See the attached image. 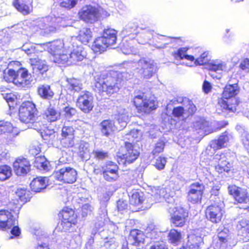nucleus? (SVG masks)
<instances>
[{"mask_svg": "<svg viewBox=\"0 0 249 249\" xmlns=\"http://www.w3.org/2000/svg\"><path fill=\"white\" fill-rule=\"evenodd\" d=\"M122 73L111 71L95 78V90L99 92L111 95L119 91L123 83Z\"/></svg>", "mask_w": 249, "mask_h": 249, "instance_id": "1", "label": "nucleus"}, {"mask_svg": "<svg viewBox=\"0 0 249 249\" xmlns=\"http://www.w3.org/2000/svg\"><path fill=\"white\" fill-rule=\"evenodd\" d=\"M66 53L54 57V61L58 65H71L82 61L86 56V52L81 45H75L74 39L71 38L68 43Z\"/></svg>", "mask_w": 249, "mask_h": 249, "instance_id": "2", "label": "nucleus"}, {"mask_svg": "<svg viewBox=\"0 0 249 249\" xmlns=\"http://www.w3.org/2000/svg\"><path fill=\"white\" fill-rule=\"evenodd\" d=\"M238 92L237 85H227L223 92V98L218 100L217 107L222 111L234 112L236 110L237 100L234 98Z\"/></svg>", "mask_w": 249, "mask_h": 249, "instance_id": "3", "label": "nucleus"}, {"mask_svg": "<svg viewBox=\"0 0 249 249\" xmlns=\"http://www.w3.org/2000/svg\"><path fill=\"white\" fill-rule=\"evenodd\" d=\"M116 40L117 31L113 29H106L103 36L98 37L94 41L91 49L94 53H101L106 51L108 47L115 44Z\"/></svg>", "mask_w": 249, "mask_h": 249, "instance_id": "4", "label": "nucleus"}, {"mask_svg": "<svg viewBox=\"0 0 249 249\" xmlns=\"http://www.w3.org/2000/svg\"><path fill=\"white\" fill-rule=\"evenodd\" d=\"M170 103L174 105L177 104L181 105V106L174 107L173 109V114L176 117H180L184 114L192 115L196 110L193 102L187 97L178 96L171 100Z\"/></svg>", "mask_w": 249, "mask_h": 249, "instance_id": "5", "label": "nucleus"}, {"mask_svg": "<svg viewBox=\"0 0 249 249\" xmlns=\"http://www.w3.org/2000/svg\"><path fill=\"white\" fill-rule=\"evenodd\" d=\"M80 18L86 22L92 23L99 20L101 18L109 16L102 9H97L91 5L84 6L79 12Z\"/></svg>", "mask_w": 249, "mask_h": 249, "instance_id": "6", "label": "nucleus"}, {"mask_svg": "<svg viewBox=\"0 0 249 249\" xmlns=\"http://www.w3.org/2000/svg\"><path fill=\"white\" fill-rule=\"evenodd\" d=\"M133 103L138 111L142 113H149L157 106L154 100L148 98L143 92L134 96Z\"/></svg>", "mask_w": 249, "mask_h": 249, "instance_id": "7", "label": "nucleus"}, {"mask_svg": "<svg viewBox=\"0 0 249 249\" xmlns=\"http://www.w3.org/2000/svg\"><path fill=\"white\" fill-rule=\"evenodd\" d=\"M37 115V109L35 105L32 102H23L19 109V117L21 122L25 124L35 120Z\"/></svg>", "mask_w": 249, "mask_h": 249, "instance_id": "8", "label": "nucleus"}, {"mask_svg": "<svg viewBox=\"0 0 249 249\" xmlns=\"http://www.w3.org/2000/svg\"><path fill=\"white\" fill-rule=\"evenodd\" d=\"M224 213L223 202H215L209 206L206 210L207 218L213 223H219Z\"/></svg>", "mask_w": 249, "mask_h": 249, "instance_id": "9", "label": "nucleus"}, {"mask_svg": "<svg viewBox=\"0 0 249 249\" xmlns=\"http://www.w3.org/2000/svg\"><path fill=\"white\" fill-rule=\"evenodd\" d=\"M169 212L174 213L171 217V221L175 227H183L188 217V212L187 210L181 207L169 206Z\"/></svg>", "mask_w": 249, "mask_h": 249, "instance_id": "10", "label": "nucleus"}, {"mask_svg": "<svg viewBox=\"0 0 249 249\" xmlns=\"http://www.w3.org/2000/svg\"><path fill=\"white\" fill-rule=\"evenodd\" d=\"M137 69L142 77L149 79L156 72V66L154 61L143 58L138 62Z\"/></svg>", "mask_w": 249, "mask_h": 249, "instance_id": "11", "label": "nucleus"}, {"mask_svg": "<svg viewBox=\"0 0 249 249\" xmlns=\"http://www.w3.org/2000/svg\"><path fill=\"white\" fill-rule=\"evenodd\" d=\"M68 42L64 43L61 40H57L56 41L49 42L43 45L44 49H46L49 53L52 54V56L51 59L54 63H56L54 60V57L56 56L61 55L63 53H66L68 45Z\"/></svg>", "mask_w": 249, "mask_h": 249, "instance_id": "12", "label": "nucleus"}, {"mask_svg": "<svg viewBox=\"0 0 249 249\" xmlns=\"http://www.w3.org/2000/svg\"><path fill=\"white\" fill-rule=\"evenodd\" d=\"M77 106L85 113H89L93 107V96L89 91L80 93L77 101Z\"/></svg>", "mask_w": 249, "mask_h": 249, "instance_id": "13", "label": "nucleus"}, {"mask_svg": "<svg viewBox=\"0 0 249 249\" xmlns=\"http://www.w3.org/2000/svg\"><path fill=\"white\" fill-rule=\"evenodd\" d=\"M77 171L70 167H63L56 171L54 176L58 180L68 183H73L77 178Z\"/></svg>", "mask_w": 249, "mask_h": 249, "instance_id": "14", "label": "nucleus"}, {"mask_svg": "<svg viewBox=\"0 0 249 249\" xmlns=\"http://www.w3.org/2000/svg\"><path fill=\"white\" fill-rule=\"evenodd\" d=\"M205 186L202 183L196 182L192 184L188 192V200L193 203H201Z\"/></svg>", "mask_w": 249, "mask_h": 249, "instance_id": "15", "label": "nucleus"}, {"mask_svg": "<svg viewBox=\"0 0 249 249\" xmlns=\"http://www.w3.org/2000/svg\"><path fill=\"white\" fill-rule=\"evenodd\" d=\"M17 223V219L12 212L5 209L0 210V230L9 229Z\"/></svg>", "mask_w": 249, "mask_h": 249, "instance_id": "16", "label": "nucleus"}, {"mask_svg": "<svg viewBox=\"0 0 249 249\" xmlns=\"http://www.w3.org/2000/svg\"><path fill=\"white\" fill-rule=\"evenodd\" d=\"M34 83V78L28 70L20 68L17 71L16 85L19 87H29Z\"/></svg>", "mask_w": 249, "mask_h": 249, "instance_id": "17", "label": "nucleus"}, {"mask_svg": "<svg viewBox=\"0 0 249 249\" xmlns=\"http://www.w3.org/2000/svg\"><path fill=\"white\" fill-rule=\"evenodd\" d=\"M34 83V78L28 70L20 68L17 71L16 85L19 87H29Z\"/></svg>", "mask_w": 249, "mask_h": 249, "instance_id": "18", "label": "nucleus"}, {"mask_svg": "<svg viewBox=\"0 0 249 249\" xmlns=\"http://www.w3.org/2000/svg\"><path fill=\"white\" fill-rule=\"evenodd\" d=\"M228 192L238 203L247 204L249 202V195L246 190L235 185H230L228 187Z\"/></svg>", "mask_w": 249, "mask_h": 249, "instance_id": "19", "label": "nucleus"}, {"mask_svg": "<svg viewBox=\"0 0 249 249\" xmlns=\"http://www.w3.org/2000/svg\"><path fill=\"white\" fill-rule=\"evenodd\" d=\"M125 148L126 150L120 158L122 163L126 165L133 162L139 157V152L129 142H125Z\"/></svg>", "mask_w": 249, "mask_h": 249, "instance_id": "20", "label": "nucleus"}, {"mask_svg": "<svg viewBox=\"0 0 249 249\" xmlns=\"http://www.w3.org/2000/svg\"><path fill=\"white\" fill-rule=\"evenodd\" d=\"M14 170L18 176L27 174L31 169L29 161L25 158L18 159L13 163Z\"/></svg>", "mask_w": 249, "mask_h": 249, "instance_id": "21", "label": "nucleus"}, {"mask_svg": "<svg viewBox=\"0 0 249 249\" xmlns=\"http://www.w3.org/2000/svg\"><path fill=\"white\" fill-rule=\"evenodd\" d=\"M144 238L145 235L141 231L134 229L130 231L128 241L132 245L140 247L143 244Z\"/></svg>", "mask_w": 249, "mask_h": 249, "instance_id": "22", "label": "nucleus"}, {"mask_svg": "<svg viewBox=\"0 0 249 249\" xmlns=\"http://www.w3.org/2000/svg\"><path fill=\"white\" fill-rule=\"evenodd\" d=\"M231 136L225 132L220 136L217 140L213 141L210 143V147L214 150L226 147L229 142Z\"/></svg>", "mask_w": 249, "mask_h": 249, "instance_id": "23", "label": "nucleus"}, {"mask_svg": "<svg viewBox=\"0 0 249 249\" xmlns=\"http://www.w3.org/2000/svg\"><path fill=\"white\" fill-rule=\"evenodd\" d=\"M32 2L31 0H15L13 5L21 14L27 15L32 11Z\"/></svg>", "mask_w": 249, "mask_h": 249, "instance_id": "24", "label": "nucleus"}, {"mask_svg": "<svg viewBox=\"0 0 249 249\" xmlns=\"http://www.w3.org/2000/svg\"><path fill=\"white\" fill-rule=\"evenodd\" d=\"M214 159L219 160L217 165L215 166V170L217 172L222 173L224 172H228L230 170L231 164L226 160L224 155H216Z\"/></svg>", "mask_w": 249, "mask_h": 249, "instance_id": "25", "label": "nucleus"}, {"mask_svg": "<svg viewBox=\"0 0 249 249\" xmlns=\"http://www.w3.org/2000/svg\"><path fill=\"white\" fill-rule=\"evenodd\" d=\"M83 124V122L82 121L78 120L72 126H64L62 129V137H74V135L76 134L77 131L80 130L78 126L81 127V125Z\"/></svg>", "mask_w": 249, "mask_h": 249, "instance_id": "26", "label": "nucleus"}, {"mask_svg": "<svg viewBox=\"0 0 249 249\" xmlns=\"http://www.w3.org/2000/svg\"><path fill=\"white\" fill-rule=\"evenodd\" d=\"M99 126L102 135L107 137L115 130L113 121L109 119L103 121Z\"/></svg>", "mask_w": 249, "mask_h": 249, "instance_id": "27", "label": "nucleus"}, {"mask_svg": "<svg viewBox=\"0 0 249 249\" xmlns=\"http://www.w3.org/2000/svg\"><path fill=\"white\" fill-rule=\"evenodd\" d=\"M130 113L125 109L120 108L118 109L117 114L115 115V118L120 125L121 129L124 128L129 120Z\"/></svg>", "mask_w": 249, "mask_h": 249, "instance_id": "28", "label": "nucleus"}, {"mask_svg": "<svg viewBox=\"0 0 249 249\" xmlns=\"http://www.w3.org/2000/svg\"><path fill=\"white\" fill-rule=\"evenodd\" d=\"M47 178L39 177L34 178L30 183L31 190L35 192H40L47 186Z\"/></svg>", "mask_w": 249, "mask_h": 249, "instance_id": "29", "label": "nucleus"}, {"mask_svg": "<svg viewBox=\"0 0 249 249\" xmlns=\"http://www.w3.org/2000/svg\"><path fill=\"white\" fill-rule=\"evenodd\" d=\"M203 243V238L200 236L191 234L188 236L187 246L189 249H199Z\"/></svg>", "mask_w": 249, "mask_h": 249, "instance_id": "30", "label": "nucleus"}, {"mask_svg": "<svg viewBox=\"0 0 249 249\" xmlns=\"http://www.w3.org/2000/svg\"><path fill=\"white\" fill-rule=\"evenodd\" d=\"M129 196L130 204L133 206H139L145 200L143 198V193L136 190L130 192Z\"/></svg>", "mask_w": 249, "mask_h": 249, "instance_id": "31", "label": "nucleus"}, {"mask_svg": "<svg viewBox=\"0 0 249 249\" xmlns=\"http://www.w3.org/2000/svg\"><path fill=\"white\" fill-rule=\"evenodd\" d=\"M92 37V33L90 29L87 28H84L81 29L78 33V35L75 37H73L74 41L77 38L81 43L87 44L89 42Z\"/></svg>", "mask_w": 249, "mask_h": 249, "instance_id": "32", "label": "nucleus"}, {"mask_svg": "<svg viewBox=\"0 0 249 249\" xmlns=\"http://www.w3.org/2000/svg\"><path fill=\"white\" fill-rule=\"evenodd\" d=\"M207 68L209 70L214 72L226 71L227 64L225 62L221 60H213L207 64Z\"/></svg>", "mask_w": 249, "mask_h": 249, "instance_id": "33", "label": "nucleus"}, {"mask_svg": "<svg viewBox=\"0 0 249 249\" xmlns=\"http://www.w3.org/2000/svg\"><path fill=\"white\" fill-rule=\"evenodd\" d=\"M119 236L114 234L113 236H108L104 239V246L107 249H116L119 245Z\"/></svg>", "mask_w": 249, "mask_h": 249, "instance_id": "34", "label": "nucleus"}, {"mask_svg": "<svg viewBox=\"0 0 249 249\" xmlns=\"http://www.w3.org/2000/svg\"><path fill=\"white\" fill-rule=\"evenodd\" d=\"M43 47L41 45H31L26 44L22 47V50L28 55H33L35 53H40L42 52Z\"/></svg>", "mask_w": 249, "mask_h": 249, "instance_id": "35", "label": "nucleus"}, {"mask_svg": "<svg viewBox=\"0 0 249 249\" xmlns=\"http://www.w3.org/2000/svg\"><path fill=\"white\" fill-rule=\"evenodd\" d=\"M37 92L39 95L44 99H50L54 95L53 91L50 86L47 85H41L38 88Z\"/></svg>", "mask_w": 249, "mask_h": 249, "instance_id": "36", "label": "nucleus"}, {"mask_svg": "<svg viewBox=\"0 0 249 249\" xmlns=\"http://www.w3.org/2000/svg\"><path fill=\"white\" fill-rule=\"evenodd\" d=\"M67 88L71 91H79L82 89V84L81 81L75 78L67 79Z\"/></svg>", "mask_w": 249, "mask_h": 249, "instance_id": "37", "label": "nucleus"}, {"mask_svg": "<svg viewBox=\"0 0 249 249\" xmlns=\"http://www.w3.org/2000/svg\"><path fill=\"white\" fill-rule=\"evenodd\" d=\"M46 119L49 122H55L60 117V113L57 111L53 107H49L45 111Z\"/></svg>", "mask_w": 249, "mask_h": 249, "instance_id": "38", "label": "nucleus"}, {"mask_svg": "<svg viewBox=\"0 0 249 249\" xmlns=\"http://www.w3.org/2000/svg\"><path fill=\"white\" fill-rule=\"evenodd\" d=\"M49 162L44 157L35 158L34 166L39 170H47L49 169Z\"/></svg>", "mask_w": 249, "mask_h": 249, "instance_id": "39", "label": "nucleus"}, {"mask_svg": "<svg viewBox=\"0 0 249 249\" xmlns=\"http://www.w3.org/2000/svg\"><path fill=\"white\" fill-rule=\"evenodd\" d=\"M61 214L62 216V220L73 222V224H75L76 223V215H75L74 212L72 209L69 210L67 208L64 209Z\"/></svg>", "mask_w": 249, "mask_h": 249, "instance_id": "40", "label": "nucleus"}, {"mask_svg": "<svg viewBox=\"0 0 249 249\" xmlns=\"http://www.w3.org/2000/svg\"><path fill=\"white\" fill-rule=\"evenodd\" d=\"M79 154L80 156L84 160L89 158L90 149L89 144L86 142H82L79 148Z\"/></svg>", "mask_w": 249, "mask_h": 249, "instance_id": "41", "label": "nucleus"}, {"mask_svg": "<svg viewBox=\"0 0 249 249\" xmlns=\"http://www.w3.org/2000/svg\"><path fill=\"white\" fill-rule=\"evenodd\" d=\"M21 206V205L18 203V200H13L9 202L7 205V209L6 210H8L9 212H12L17 219Z\"/></svg>", "mask_w": 249, "mask_h": 249, "instance_id": "42", "label": "nucleus"}, {"mask_svg": "<svg viewBox=\"0 0 249 249\" xmlns=\"http://www.w3.org/2000/svg\"><path fill=\"white\" fill-rule=\"evenodd\" d=\"M188 49L186 48H181L178 50L177 53L174 54V57L176 59H183L184 58L193 61L195 60V58L192 55L186 54Z\"/></svg>", "mask_w": 249, "mask_h": 249, "instance_id": "43", "label": "nucleus"}, {"mask_svg": "<svg viewBox=\"0 0 249 249\" xmlns=\"http://www.w3.org/2000/svg\"><path fill=\"white\" fill-rule=\"evenodd\" d=\"M12 170L10 166L4 165L0 166V180L4 181L11 177Z\"/></svg>", "mask_w": 249, "mask_h": 249, "instance_id": "44", "label": "nucleus"}, {"mask_svg": "<svg viewBox=\"0 0 249 249\" xmlns=\"http://www.w3.org/2000/svg\"><path fill=\"white\" fill-rule=\"evenodd\" d=\"M181 237L180 233L174 229L171 230L168 235L169 242L175 245L180 242Z\"/></svg>", "mask_w": 249, "mask_h": 249, "instance_id": "45", "label": "nucleus"}, {"mask_svg": "<svg viewBox=\"0 0 249 249\" xmlns=\"http://www.w3.org/2000/svg\"><path fill=\"white\" fill-rule=\"evenodd\" d=\"M213 245L216 249H230L227 240L215 237L213 240Z\"/></svg>", "mask_w": 249, "mask_h": 249, "instance_id": "46", "label": "nucleus"}, {"mask_svg": "<svg viewBox=\"0 0 249 249\" xmlns=\"http://www.w3.org/2000/svg\"><path fill=\"white\" fill-rule=\"evenodd\" d=\"M1 95L5 100L10 107H11L10 104H13L17 99L16 95L13 93L10 92L9 90L3 91L1 93Z\"/></svg>", "mask_w": 249, "mask_h": 249, "instance_id": "47", "label": "nucleus"}, {"mask_svg": "<svg viewBox=\"0 0 249 249\" xmlns=\"http://www.w3.org/2000/svg\"><path fill=\"white\" fill-rule=\"evenodd\" d=\"M118 167L117 164L112 161H107L106 165L102 167V174H107L110 172L118 171Z\"/></svg>", "mask_w": 249, "mask_h": 249, "instance_id": "48", "label": "nucleus"}, {"mask_svg": "<svg viewBox=\"0 0 249 249\" xmlns=\"http://www.w3.org/2000/svg\"><path fill=\"white\" fill-rule=\"evenodd\" d=\"M17 71L14 70H9L7 73L4 75V80L8 83H13L16 85V80H17Z\"/></svg>", "mask_w": 249, "mask_h": 249, "instance_id": "49", "label": "nucleus"}, {"mask_svg": "<svg viewBox=\"0 0 249 249\" xmlns=\"http://www.w3.org/2000/svg\"><path fill=\"white\" fill-rule=\"evenodd\" d=\"M166 162L165 158L159 156L155 158V160L153 161V165L159 170H161L164 168Z\"/></svg>", "mask_w": 249, "mask_h": 249, "instance_id": "50", "label": "nucleus"}, {"mask_svg": "<svg viewBox=\"0 0 249 249\" xmlns=\"http://www.w3.org/2000/svg\"><path fill=\"white\" fill-rule=\"evenodd\" d=\"M35 68L39 70V71L43 73L48 71V67L45 61L38 59L36 62L32 65Z\"/></svg>", "mask_w": 249, "mask_h": 249, "instance_id": "51", "label": "nucleus"}, {"mask_svg": "<svg viewBox=\"0 0 249 249\" xmlns=\"http://www.w3.org/2000/svg\"><path fill=\"white\" fill-rule=\"evenodd\" d=\"M61 143L64 147H71L74 145V137H62Z\"/></svg>", "mask_w": 249, "mask_h": 249, "instance_id": "52", "label": "nucleus"}, {"mask_svg": "<svg viewBox=\"0 0 249 249\" xmlns=\"http://www.w3.org/2000/svg\"><path fill=\"white\" fill-rule=\"evenodd\" d=\"M165 146V142L162 140H159L155 144V147L152 151L153 155H156L162 152Z\"/></svg>", "mask_w": 249, "mask_h": 249, "instance_id": "53", "label": "nucleus"}, {"mask_svg": "<svg viewBox=\"0 0 249 249\" xmlns=\"http://www.w3.org/2000/svg\"><path fill=\"white\" fill-rule=\"evenodd\" d=\"M73 222L69 221L62 220L60 223H58L57 228L61 231H66L71 227Z\"/></svg>", "mask_w": 249, "mask_h": 249, "instance_id": "54", "label": "nucleus"}, {"mask_svg": "<svg viewBox=\"0 0 249 249\" xmlns=\"http://www.w3.org/2000/svg\"><path fill=\"white\" fill-rule=\"evenodd\" d=\"M104 178L109 182H112L116 180L119 178L118 171L110 172L103 175Z\"/></svg>", "mask_w": 249, "mask_h": 249, "instance_id": "55", "label": "nucleus"}, {"mask_svg": "<svg viewBox=\"0 0 249 249\" xmlns=\"http://www.w3.org/2000/svg\"><path fill=\"white\" fill-rule=\"evenodd\" d=\"M107 218V210L105 208H104L102 211V214H101V220L99 223H95V227L96 228H100L103 227L105 224V221Z\"/></svg>", "mask_w": 249, "mask_h": 249, "instance_id": "56", "label": "nucleus"}, {"mask_svg": "<svg viewBox=\"0 0 249 249\" xmlns=\"http://www.w3.org/2000/svg\"><path fill=\"white\" fill-rule=\"evenodd\" d=\"M65 112L64 115L67 119H71L72 116L76 114V110L75 108L70 107H66L64 109Z\"/></svg>", "mask_w": 249, "mask_h": 249, "instance_id": "57", "label": "nucleus"}, {"mask_svg": "<svg viewBox=\"0 0 249 249\" xmlns=\"http://www.w3.org/2000/svg\"><path fill=\"white\" fill-rule=\"evenodd\" d=\"M208 53L204 52L199 57L197 58L195 61V63L199 65H203L206 64L208 62Z\"/></svg>", "mask_w": 249, "mask_h": 249, "instance_id": "58", "label": "nucleus"}, {"mask_svg": "<svg viewBox=\"0 0 249 249\" xmlns=\"http://www.w3.org/2000/svg\"><path fill=\"white\" fill-rule=\"evenodd\" d=\"M244 132L242 134V141L244 147L249 150V133L243 130Z\"/></svg>", "mask_w": 249, "mask_h": 249, "instance_id": "59", "label": "nucleus"}, {"mask_svg": "<svg viewBox=\"0 0 249 249\" xmlns=\"http://www.w3.org/2000/svg\"><path fill=\"white\" fill-rule=\"evenodd\" d=\"M77 0H65L60 3V6L62 7L67 8H73L77 3Z\"/></svg>", "mask_w": 249, "mask_h": 249, "instance_id": "60", "label": "nucleus"}, {"mask_svg": "<svg viewBox=\"0 0 249 249\" xmlns=\"http://www.w3.org/2000/svg\"><path fill=\"white\" fill-rule=\"evenodd\" d=\"M27 191L26 190L20 189H18L16 192L17 196L18 197L21 201L26 202L27 199L26 197V194Z\"/></svg>", "mask_w": 249, "mask_h": 249, "instance_id": "61", "label": "nucleus"}, {"mask_svg": "<svg viewBox=\"0 0 249 249\" xmlns=\"http://www.w3.org/2000/svg\"><path fill=\"white\" fill-rule=\"evenodd\" d=\"M200 126L199 128L204 131V134L205 135H208L213 132L212 129L211 128H210L208 126L209 125L208 122H207L206 121L202 122V123L201 124H200Z\"/></svg>", "mask_w": 249, "mask_h": 249, "instance_id": "62", "label": "nucleus"}, {"mask_svg": "<svg viewBox=\"0 0 249 249\" xmlns=\"http://www.w3.org/2000/svg\"><path fill=\"white\" fill-rule=\"evenodd\" d=\"M93 210V207L89 204L84 205L82 208V214L83 216H86L90 214Z\"/></svg>", "mask_w": 249, "mask_h": 249, "instance_id": "63", "label": "nucleus"}, {"mask_svg": "<svg viewBox=\"0 0 249 249\" xmlns=\"http://www.w3.org/2000/svg\"><path fill=\"white\" fill-rule=\"evenodd\" d=\"M150 249H167L166 244L162 241L157 242L152 245Z\"/></svg>", "mask_w": 249, "mask_h": 249, "instance_id": "64", "label": "nucleus"}]
</instances>
